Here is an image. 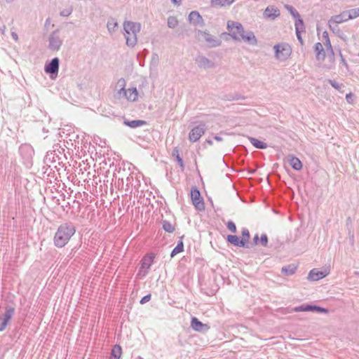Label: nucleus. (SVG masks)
I'll use <instances>...</instances> for the list:
<instances>
[{"label": "nucleus", "instance_id": "a211bd4d", "mask_svg": "<svg viewBox=\"0 0 359 359\" xmlns=\"http://www.w3.org/2000/svg\"><path fill=\"white\" fill-rule=\"evenodd\" d=\"M294 311H317L319 312H324V313L327 312V310L323 308L318 307V306H302L300 307L295 308L294 309Z\"/></svg>", "mask_w": 359, "mask_h": 359}, {"label": "nucleus", "instance_id": "c85d7f7f", "mask_svg": "<svg viewBox=\"0 0 359 359\" xmlns=\"http://www.w3.org/2000/svg\"><path fill=\"white\" fill-rule=\"evenodd\" d=\"M184 250V245L183 243L181 241L172 250L171 252V257H174L176 255L182 252Z\"/></svg>", "mask_w": 359, "mask_h": 359}, {"label": "nucleus", "instance_id": "393cba45", "mask_svg": "<svg viewBox=\"0 0 359 359\" xmlns=\"http://www.w3.org/2000/svg\"><path fill=\"white\" fill-rule=\"evenodd\" d=\"M249 140H250V142L252 143V144L254 147H255L256 148L265 149L267 147L266 143H264V142H262L256 138L250 137Z\"/></svg>", "mask_w": 359, "mask_h": 359}, {"label": "nucleus", "instance_id": "a878e982", "mask_svg": "<svg viewBox=\"0 0 359 359\" xmlns=\"http://www.w3.org/2000/svg\"><path fill=\"white\" fill-rule=\"evenodd\" d=\"M250 239V232L248 229H243L242 231V237L241 238V243H243L245 246L248 242Z\"/></svg>", "mask_w": 359, "mask_h": 359}, {"label": "nucleus", "instance_id": "2f4dec72", "mask_svg": "<svg viewBox=\"0 0 359 359\" xmlns=\"http://www.w3.org/2000/svg\"><path fill=\"white\" fill-rule=\"evenodd\" d=\"M178 20L175 17H170L168 19V25L170 27H175L177 26Z\"/></svg>", "mask_w": 359, "mask_h": 359}, {"label": "nucleus", "instance_id": "6e6552de", "mask_svg": "<svg viewBox=\"0 0 359 359\" xmlns=\"http://www.w3.org/2000/svg\"><path fill=\"white\" fill-rule=\"evenodd\" d=\"M191 198L193 205L199 210L205 208L203 200L201 196L200 191L196 188H193L191 191Z\"/></svg>", "mask_w": 359, "mask_h": 359}, {"label": "nucleus", "instance_id": "f03ea898", "mask_svg": "<svg viewBox=\"0 0 359 359\" xmlns=\"http://www.w3.org/2000/svg\"><path fill=\"white\" fill-rule=\"evenodd\" d=\"M75 227L69 224H61L55 233L53 238L54 245L59 248L65 247L75 234Z\"/></svg>", "mask_w": 359, "mask_h": 359}, {"label": "nucleus", "instance_id": "aec40b11", "mask_svg": "<svg viewBox=\"0 0 359 359\" xmlns=\"http://www.w3.org/2000/svg\"><path fill=\"white\" fill-rule=\"evenodd\" d=\"M122 355V348L119 345H115L111 351L109 359H120Z\"/></svg>", "mask_w": 359, "mask_h": 359}, {"label": "nucleus", "instance_id": "0eeeda50", "mask_svg": "<svg viewBox=\"0 0 359 359\" xmlns=\"http://www.w3.org/2000/svg\"><path fill=\"white\" fill-rule=\"evenodd\" d=\"M350 20L346 11H343L341 13L331 17L328 21V25L330 28L337 27L339 24L347 22Z\"/></svg>", "mask_w": 359, "mask_h": 359}, {"label": "nucleus", "instance_id": "c756f323", "mask_svg": "<svg viewBox=\"0 0 359 359\" xmlns=\"http://www.w3.org/2000/svg\"><path fill=\"white\" fill-rule=\"evenodd\" d=\"M350 20L359 17V8H353L349 11H346Z\"/></svg>", "mask_w": 359, "mask_h": 359}, {"label": "nucleus", "instance_id": "1a4fd4ad", "mask_svg": "<svg viewBox=\"0 0 359 359\" xmlns=\"http://www.w3.org/2000/svg\"><path fill=\"white\" fill-rule=\"evenodd\" d=\"M205 129L201 126L194 127L190 132L189 139L191 142H195L198 141L204 134Z\"/></svg>", "mask_w": 359, "mask_h": 359}, {"label": "nucleus", "instance_id": "2eb2a0df", "mask_svg": "<svg viewBox=\"0 0 359 359\" xmlns=\"http://www.w3.org/2000/svg\"><path fill=\"white\" fill-rule=\"evenodd\" d=\"M236 0H211L210 5L212 7L218 8L221 7L229 6Z\"/></svg>", "mask_w": 359, "mask_h": 359}, {"label": "nucleus", "instance_id": "9d476101", "mask_svg": "<svg viewBox=\"0 0 359 359\" xmlns=\"http://www.w3.org/2000/svg\"><path fill=\"white\" fill-rule=\"evenodd\" d=\"M280 15V11L275 6H269L264 11V17L269 19H275Z\"/></svg>", "mask_w": 359, "mask_h": 359}, {"label": "nucleus", "instance_id": "72a5a7b5", "mask_svg": "<svg viewBox=\"0 0 359 359\" xmlns=\"http://www.w3.org/2000/svg\"><path fill=\"white\" fill-rule=\"evenodd\" d=\"M163 227L165 231L170 232V233L173 232L175 230L174 226L172 224H170L169 222H164Z\"/></svg>", "mask_w": 359, "mask_h": 359}, {"label": "nucleus", "instance_id": "6ab92c4d", "mask_svg": "<svg viewBox=\"0 0 359 359\" xmlns=\"http://www.w3.org/2000/svg\"><path fill=\"white\" fill-rule=\"evenodd\" d=\"M189 20L191 23L194 25H201L203 22V18L198 12L192 11L189 15Z\"/></svg>", "mask_w": 359, "mask_h": 359}, {"label": "nucleus", "instance_id": "cd10ccee", "mask_svg": "<svg viewBox=\"0 0 359 359\" xmlns=\"http://www.w3.org/2000/svg\"><path fill=\"white\" fill-rule=\"evenodd\" d=\"M124 123L131 128H136L140 126H142L145 123L144 121H125Z\"/></svg>", "mask_w": 359, "mask_h": 359}, {"label": "nucleus", "instance_id": "7c9ffc66", "mask_svg": "<svg viewBox=\"0 0 359 359\" xmlns=\"http://www.w3.org/2000/svg\"><path fill=\"white\" fill-rule=\"evenodd\" d=\"M297 267L295 266H289L287 267H285L282 269V271L287 275L293 274L296 270Z\"/></svg>", "mask_w": 359, "mask_h": 359}, {"label": "nucleus", "instance_id": "bb28decb", "mask_svg": "<svg viewBox=\"0 0 359 359\" xmlns=\"http://www.w3.org/2000/svg\"><path fill=\"white\" fill-rule=\"evenodd\" d=\"M201 37L203 38L207 42H208L212 46H216L217 44V41L213 40L211 36L208 33H201Z\"/></svg>", "mask_w": 359, "mask_h": 359}, {"label": "nucleus", "instance_id": "e433bc0d", "mask_svg": "<svg viewBox=\"0 0 359 359\" xmlns=\"http://www.w3.org/2000/svg\"><path fill=\"white\" fill-rule=\"evenodd\" d=\"M353 97H354L353 94L352 93H349L346 95V99L348 102L353 104Z\"/></svg>", "mask_w": 359, "mask_h": 359}, {"label": "nucleus", "instance_id": "f3484780", "mask_svg": "<svg viewBox=\"0 0 359 359\" xmlns=\"http://www.w3.org/2000/svg\"><path fill=\"white\" fill-rule=\"evenodd\" d=\"M325 46L327 57L330 58V60L332 62H333L334 60V53L332 46L331 45V42L327 36H326Z\"/></svg>", "mask_w": 359, "mask_h": 359}, {"label": "nucleus", "instance_id": "c9c22d12", "mask_svg": "<svg viewBox=\"0 0 359 359\" xmlns=\"http://www.w3.org/2000/svg\"><path fill=\"white\" fill-rule=\"evenodd\" d=\"M150 299H151V294H147L141 299L140 304H144L148 302L149 301H150Z\"/></svg>", "mask_w": 359, "mask_h": 359}, {"label": "nucleus", "instance_id": "4c0bfd02", "mask_svg": "<svg viewBox=\"0 0 359 359\" xmlns=\"http://www.w3.org/2000/svg\"><path fill=\"white\" fill-rule=\"evenodd\" d=\"M117 26V23L114 21H111L108 22L107 27L109 30L114 29Z\"/></svg>", "mask_w": 359, "mask_h": 359}, {"label": "nucleus", "instance_id": "7ed1b4c3", "mask_svg": "<svg viewBox=\"0 0 359 359\" xmlns=\"http://www.w3.org/2000/svg\"><path fill=\"white\" fill-rule=\"evenodd\" d=\"M124 30L127 44L134 46L137 41V33L140 30V25L133 22H126L124 23Z\"/></svg>", "mask_w": 359, "mask_h": 359}, {"label": "nucleus", "instance_id": "dca6fc26", "mask_svg": "<svg viewBox=\"0 0 359 359\" xmlns=\"http://www.w3.org/2000/svg\"><path fill=\"white\" fill-rule=\"evenodd\" d=\"M124 94L129 101H135L138 97V93L135 88L124 90Z\"/></svg>", "mask_w": 359, "mask_h": 359}, {"label": "nucleus", "instance_id": "412c9836", "mask_svg": "<svg viewBox=\"0 0 359 359\" xmlns=\"http://www.w3.org/2000/svg\"><path fill=\"white\" fill-rule=\"evenodd\" d=\"M290 165L296 170H300L302 168V163L301 161L294 156H292L289 159Z\"/></svg>", "mask_w": 359, "mask_h": 359}, {"label": "nucleus", "instance_id": "f704fd0d", "mask_svg": "<svg viewBox=\"0 0 359 359\" xmlns=\"http://www.w3.org/2000/svg\"><path fill=\"white\" fill-rule=\"evenodd\" d=\"M227 228L229 231H231L233 233H235L236 231V226L235 224L232 222H229L227 224Z\"/></svg>", "mask_w": 359, "mask_h": 359}, {"label": "nucleus", "instance_id": "5701e85b", "mask_svg": "<svg viewBox=\"0 0 359 359\" xmlns=\"http://www.w3.org/2000/svg\"><path fill=\"white\" fill-rule=\"evenodd\" d=\"M285 8L287 9V11L295 18H298L297 22H296V26H299V25H302L303 21L299 19V14L298 12L292 6H285Z\"/></svg>", "mask_w": 359, "mask_h": 359}, {"label": "nucleus", "instance_id": "4468645a", "mask_svg": "<svg viewBox=\"0 0 359 359\" xmlns=\"http://www.w3.org/2000/svg\"><path fill=\"white\" fill-rule=\"evenodd\" d=\"M315 52L316 54V59L318 61L323 62L325 60L326 53L322 43H316L315 44Z\"/></svg>", "mask_w": 359, "mask_h": 359}, {"label": "nucleus", "instance_id": "b1692460", "mask_svg": "<svg viewBox=\"0 0 359 359\" xmlns=\"http://www.w3.org/2000/svg\"><path fill=\"white\" fill-rule=\"evenodd\" d=\"M227 241L236 246H244L243 243H241V240L237 236L229 235Z\"/></svg>", "mask_w": 359, "mask_h": 359}, {"label": "nucleus", "instance_id": "473e14b6", "mask_svg": "<svg viewBox=\"0 0 359 359\" xmlns=\"http://www.w3.org/2000/svg\"><path fill=\"white\" fill-rule=\"evenodd\" d=\"M174 152H177V158H176V159H177L178 163L180 164L182 170L183 171L184 170V163H183L182 158L180 156L179 149L177 148H175L174 149Z\"/></svg>", "mask_w": 359, "mask_h": 359}, {"label": "nucleus", "instance_id": "ea45409f", "mask_svg": "<svg viewBox=\"0 0 359 359\" xmlns=\"http://www.w3.org/2000/svg\"><path fill=\"white\" fill-rule=\"evenodd\" d=\"M298 26H297V37L299 39V40L300 41V42L302 43V39L299 35V30H298Z\"/></svg>", "mask_w": 359, "mask_h": 359}, {"label": "nucleus", "instance_id": "79ce46f5", "mask_svg": "<svg viewBox=\"0 0 359 359\" xmlns=\"http://www.w3.org/2000/svg\"><path fill=\"white\" fill-rule=\"evenodd\" d=\"M215 140H216L217 141H221V140H222V138H221V137H217H217H215Z\"/></svg>", "mask_w": 359, "mask_h": 359}, {"label": "nucleus", "instance_id": "c03bdc74", "mask_svg": "<svg viewBox=\"0 0 359 359\" xmlns=\"http://www.w3.org/2000/svg\"><path fill=\"white\" fill-rule=\"evenodd\" d=\"M7 1H12L13 0H6Z\"/></svg>", "mask_w": 359, "mask_h": 359}, {"label": "nucleus", "instance_id": "4be33fe9", "mask_svg": "<svg viewBox=\"0 0 359 359\" xmlns=\"http://www.w3.org/2000/svg\"><path fill=\"white\" fill-rule=\"evenodd\" d=\"M253 240L255 245L261 244L263 246H266L268 243V238L266 234H262L260 238L258 235H255Z\"/></svg>", "mask_w": 359, "mask_h": 359}, {"label": "nucleus", "instance_id": "9b49d317", "mask_svg": "<svg viewBox=\"0 0 359 359\" xmlns=\"http://www.w3.org/2000/svg\"><path fill=\"white\" fill-rule=\"evenodd\" d=\"M191 327L194 330L197 332H201L203 330H208L210 328L208 325L203 324L196 317L191 318Z\"/></svg>", "mask_w": 359, "mask_h": 359}, {"label": "nucleus", "instance_id": "ddd939ff", "mask_svg": "<svg viewBox=\"0 0 359 359\" xmlns=\"http://www.w3.org/2000/svg\"><path fill=\"white\" fill-rule=\"evenodd\" d=\"M59 68V60L55 57L52 60V61L45 67V71L47 73H57L58 72Z\"/></svg>", "mask_w": 359, "mask_h": 359}, {"label": "nucleus", "instance_id": "a19ab883", "mask_svg": "<svg viewBox=\"0 0 359 359\" xmlns=\"http://www.w3.org/2000/svg\"><path fill=\"white\" fill-rule=\"evenodd\" d=\"M172 1L175 4H179L181 1V0H172Z\"/></svg>", "mask_w": 359, "mask_h": 359}, {"label": "nucleus", "instance_id": "f8f14e48", "mask_svg": "<svg viewBox=\"0 0 359 359\" xmlns=\"http://www.w3.org/2000/svg\"><path fill=\"white\" fill-rule=\"evenodd\" d=\"M328 274L327 271H321L318 269H313L310 271L308 278L313 281L318 280Z\"/></svg>", "mask_w": 359, "mask_h": 359}, {"label": "nucleus", "instance_id": "423d86ee", "mask_svg": "<svg viewBox=\"0 0 359 359\" xmlns=\"http://www.w3.org/2000/svg\"><path fill=\"white\" fill-rule=\"evenodd\" d=\"M153 261H154L153 256H151V255L145 256L142 259V264H141L140 269L138 271L137 276H139L140 278H142V277L145 276L148 273V272L150 269V267L153 263Z\"/></svg>", "mask_w": 359, "mask_h": 359}, {"label": "nucleus", "instance_id": "39448f33", "mask_svg": "<svg viewBox=\"0 0 359 359\" xmlns=\"http://www.w3.org/2000/svg\"><path fill=\"white\" fill-rule=\"evenodd\" d=\"M14 312V308L10 307L6 309L5 312L0 316V332L6 330L12 319Z\"/></svg>", "mask_w": 359, "mask_h": 359}, {"label": "nucleus", "instance_id": "37998d69", "mask_svg": "<svg viewBox=\"0 0 359 359\" xmlns=\"http://www.w3.org/2000/svg\"><path fill=\"white\" fill-rule=\"evenodd\" d=\"M173 156H175L177 158V152H172Z\"/></svg>", "mask_w": 359, "mask_h": 359}, {"label": "nucleus", "instance_id": "f257e3e1", "mask_svg": "<svg viewBox=\"0 0 359 359\" xmlns=\"http://www.w3.org/2000/svg\"><path fill=\"white\" fill-rule=\"evenodd\" d=\"M227 30L229 34L236 40H242L251 45L257 43V39L254 34L251 32L245 33L242 25L239 22L229 20L227 22Z\"/></svg>", "mask_w": 359, "mask_h": 359}, {"label": "nucleus", "instance_id": "58836bf2", "mask_svg": "<svg viewBox=\"0 0 359 359\" xmlns=\"http://www.w3.org/2000/svg\"><path fill=\"white\" fill-rule=\"evenodd\" d=\"M330 83L332 85V86L334 87L335 89H339L340 85L337 82L334 81H330Z\"/></svg>", "mask_w": 359, "mask_h": 359}, {"label": "nucleus", "instance_id": "20e7f679", "mask_svg": "<svg viewBox=\"0 0 359 359\" xmlns=\"http://www.w3.org/2000/svg\"><path fill=\"white\" fill-rule=\"evenodd\" d=\"M275 50V56L276 59L280 61H285L287 60L292 53V48L287 43H279L275 45L273 47Z\"/></svg>", "mask_w": 359, "mask_h": 359}]
</instances>
